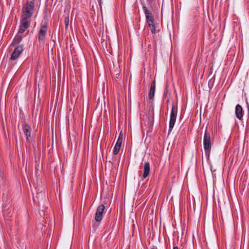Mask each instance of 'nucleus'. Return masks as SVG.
<instances>
[{"label": "nucleus", "mask_w": 249, "mask_h": 249, "mask_svg": "<svg viewBox=\"0 0 249 249\" xmlns=\"http://www.w3.org/2000/svg\"><path fill=\"white\" fill-rule=\"evenodd\" d=\"M151 117V121L152 122L153 121V119H154L153 115H152Z\"/></svg>", "instance_id": "17"}, {"label": "nucleus", "mask_w": 249, "mask_h": 249, "mask_svg": "<svg viewBox=\"0 0 249 249\" xmlns=\"http://www.w3.org/2000/svg\"><path fill=\"white\" fill-rule=\"evenodd\" d=\"M64 22H65V27H66V28H68V27L69 26V17H66L65 18Z\"/></svg>", "instance_id": "15"}, {"label": "nucleus", "mask_w": 249, "mask_h": 249, "mask_svg": "<svg viewBox=\"0 0 249 249\" xmlns=\"http://www.w3.org/2000/svg\"><path fill=\"white\" fill-rule=\"evenodd\" d=\"M235 113L236 117L239 120H242L243 118V108L240 105L238 104L236 106Z\"/></svg>", "instance_id": "11"}, {"label": "nucleus", "mask_w": 249, "mask_h": 249, "mask_svg": "<svg viewBox=\"0 0 249 249\" xmlns=\"http://www.w3.org/2000/svg\"><path fill=\"white\" fill-rule=\"evenodd\" d=\"M105 209V207L103 204L100 205L98 207L95 216V220L96 222H100L102 221Z\"/></svg>", "instance_id": "4"}, {"label": "nucleus", "mask_w": 249, "mask_h": 249, "mask_svg": "<svg viewBox=\"0 0 249 249\" xmlns=\"http://www.w3.org/2000/svg\"><path fill=\"white\" fill-rule=\"evenodd\" d=\"M19 32L23 33L30 25V19L20 18Z\"/></svg>", "instance_id": "5"}, {"label": "nucleus", "mask_w": 249, "mask_h": 249, "mask_svg": "<svg viewBox=\"0 0 249 249\" xmlns=\"http://www.w3.org/2000/svg\"><path fill=\"white\" fill-rule=\"evenodd\" d=\"M177 118V111L175 110V107L172 105V110L170 114V119L169 122V131H171L175 125Z\"/></svg>", "instance_id": "7"}, {"label": "nucleus", "mask_w": 249, "mask_h": 249, "mask_svg": "<svg viewBox=\"0 0 249 249\" xmlns=\"http://www.w3.org/2000/svg\"><path fill=\"white\" fill-rule=\"evenodd\" d=\"M156 89V82L155 80L152 81L151 87L149 93V98L150 99H153L154 97Z\"/></svg>", "instance_id": "12"}, {"label": "nucleus", "mask_w": 249, "mask_h": 249, "mask_svg": "<svg viewBox=\"0 0 249 249\" xmlns=\"http://www.w3.org/2000/svg\"><path fill=\"white\" fill-rule=\"evenodd\" d=\"M23 130L24 133L26 136L27 139L29 140L31 137L30 127L27 124H25L23 126Z\"/></svg>", "instance_id": "14"}, {"label": "nucleus", "mask_w": 249, "mask_h": 249, "mask_svg": "<svg viewBox=\"0 0 249 249\" xmlns=\"http://www.w3.org/2000/svg\"><path fill=\"white\" fill-rule=\"evenodd\" d=\"M34 3L32 1H28L23 6L22 9L21 18L30 19L33 14Z\"/></svg>", "instance_id": "2"}, {"label": "nucleus", "mask_w": 249, "mask_h": 249, "mask_svg": "<svg viewBox=\"0 0 249 249\" xmlns=\"http://www.w3.org/2000/svg\"><path fill=\"white\" fill-rule=\"evenodd\" d=\"M151 249H156L154 248H152Z\"/></svg>", "instance_id": "20"}, {"label": "nucleus", "mask_w": 249, "mask_h": 249, "mask_svg": "<svg viewBox=\"0 0 249 249\" xmlns=\"http://www.w3.org/2000/svg\"><path fill=\"white\" fill-rule=\"evenodd\" d=\"M247 108H248V114L249 116V105L248 104L247 105Z\"/></svg>", "instance_id": "16"}, {"label": "nucleus", "mask_w": 249, "mask_h": 249, "mask_svg": "<svg viewBox=\"0 0 249 249\" xmlns=\"http://www.w3.org/2000/svg\"><path fill=\"white\" fill-rule=\"evenodd\" d=\"M47 31V25L46 23H44L41 26V29L38 34V40L40 42H43L45 40Z\"/></svg>", "instance_id": "6"}, {"label": "nucleus", "mask_w": 249, "mask_h": 249, "mask_svg": "<svg viewBox=\"0 0 249 249\" xmlns=\"http://www.w3.org/2000/svg\"><path fill=\"white\" fill-rule=\"evenodd\" d=\"M149 2H152V0H147Z\"/></svg>", "instance_id": "19"}, {"label": "nucleus", "mask_w": 249, "mask_h": 249, "mask_svg": "<svg viewBox=\"0 0 249 249\" xmlns=\"http://www.w3.org/2000/svg\"><path fill=\"white\" fill-rule=\"evenodd\" d=\"M99 0V1H101V0Z\"/></svg>", "instance_id": "21"}, {"label": "nucleus", "mask_w": 249, "mask_h": 249, "mask_svg": "<svg viewBox=\"0 0 249 249\" xmlns=\"http://www.w3.org/2000/svg\"><path fill=\"white\" fill-rule=\"evenodd\" d=\"M204 148L206 155H209L211 148V136L206 129L203 139Z\"/></svg>", "instance_id": "3"}, {"label": "nucleus", "mask_w": 249, "mask_h": 249, "mask_svg": "<svg viewBox=\"0 0 249 249\" xmlns=\"http://www.w3.org/2000/svg\"><path fill=\"white\" fill-rule=\"evenodd\" d=\"M173 249H178V248L177 246H176L173 248Z\"/></svg>", "instance_id": "18"}, {"label": "nucleus", "mask_w": 249, "mask_h": 249, "mask_svg": "<svg viewBox=\"0 0 249 249\" xmlns=\"http://www.w3.org/2000/svg\"><path fill=\"white\" fill-rule=\"evenodd\" d=\"M150 167L148 162H145L143 165V173L142 174V180L147 178L150 173Z\"/></svg>", "instance_id": "10"}, {"label": "nucleus", "mask_w": 249, "mask_h": 249, "mask_svg": "<svg viewBox=\"0 0 249 249\" xmlns=\"http://www.w3.org/2000/svg\"><path fill=\"white\" fill-rule=\"evenodd\" d=\"M23 51V45H18L14 50L11 56L10 59L12 60L17 59L18 58L20 54L22 53Z\"/></svg>", "instance_id": "8"}, {"label": "nucleus", "mask_w": 249, "mask_h": 249, "mask_svg": "<svg viewBox=\"0 0 249 249\" xmlns=\"http://www.w3.org/2000/svg\"><path fill=\"white\" fill-rule=\"evenodd\" d=\"M122 141L123 133L121 131L119 134V136L118 137V140L117 141V142L113 149V154L114 155H117L119 152L122 145Z\"/></svg>", "instance_id": "9"}, {"label": "nucleus", "mask_w": 249, "mask_h": 249, "mask_svg": "<svg viewBox=\"0 0 249 249\" xmlns=\"http://www.w3.org/2000/svg\"><path fill=\"white\" fill-rule=\"evenodd\" d=\"M22 33H20L19 31L18 32V33L15 37L11 45L13 46H14L15 45L19 44L21 41L22 40Z\"/></svg>", "instance_id": "13"}, {"label": "nucleus", "mask_w": 249, "mask_h": 249, "mask_svg": "<svg viewBox=\"0 0 249 249\" xmlns=\"http://www.w3.org/2000/svg\"><path fill=\"white\" fill-rule=\"evenodd\" d=\"M142 9L145 15L148 26L150 28L151 33L153 34H156V25L154 22V17L152 13L148 10L147 8L145 5L142 6Z\"/></svg>", "instance_id": "1"}]
</instances>
